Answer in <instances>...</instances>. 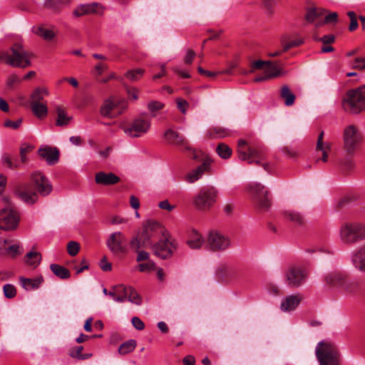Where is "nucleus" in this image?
Here are the masks:
<instances>
[{"label":"nucleus","instance_id":"nucleus-1","mask_svg":"<svg viewBox=\"0 0 365 365\" xmlns=\"http://www.w3.org/2000/svg\"><path fill=\"white\" fill-rule=\"evenodd\" d=\"M166 235L165 229L160 223L148 220L143 222L142 230L138 232L132 237L130 241V247L132 250L147 247L153 244L154 240L163 237Z\"/></svg>","mask_w":365,"mask_h":365},{"label":"nucleus","instance_id":"nucleus-2","mask_svg":"<svg viewBox=\"0 0 365 365\" xmlns=\"http://www.w3.org/2000/svg\"><path fill=\"white\" fill-rule=\"evenodd\" d=\"M339 238L343 244L352 245L365 240V223L347 222L343 223L339 230Z\"/></svg>","mask_w":365,"mask_h":365},{"label":"nucleus","instance_id":"nucleus-3","mask_svg":"<svg viewBox=\"0 0 365 365\" xmlns=\"http://www.w3.org/2000/svg\"><path fill=\"white\" fill-rule=\"evenodd\" d=\"M31 53L24 50L19 43H15L7 51L0 52V60L13 67L26 68L31 65Z\"/></svg>","mask_w":365,"mask_h":365},{"label":"nucleus","instance_id":"nucleus-4","mask_svg":"<svg viewBox=\"0 0 365 365\" xmlns=\"http://www.w3.org/2000/svg\"><path fill=\"white\" fill-rule=\"evenodd\" d=\"M238 155L242 160L247 161L249 164L255 163L260 165L266 155V149L260 145H249L242 139L238 140Z\"/></svg>","mask_w":365,"mask_h":365},{"label":"nucleus","instance_id":"nucleus-5","mask_svg":"<svg viewBox=\"0 0 365 365\" xmlns=\"http://www.w3.org/2000/svg\"><path fill=\"white\" fill-rule=\"evenodd\" d=\"M218 192L215 187H203L194 196L192 200L193 206L200 211L210 210L215 204Z\"/></svg>","mask_w":365,"mask_h":365},{"label":"nucleus","instance_id":"nucleus-6","mask_svg":"<svg viewBox=\"0 0 365 365\" xmlns=\"http://www.w3.org/2000/svg\"><path fill=\"white\" fill-rule=\"evenodd\" d=\"M343 106L352 113H359L365 109V85L349 91L344 99Z\"/></svg>","mask_w":365,"mask_h":365},{"label":"nucleus","instance_id":"nucleus-7","mask_svg":"<svg viewBox=\"0 0 365 365\" xmlns=\"http://www.w3.org/2000/svg\"><path fill=\"white\" fill-rule=\"evenodd\" d=\"M316 355L320 365H338L337 349L331 342L320 341L316 348Z\"/></svg>","mask_w":365,"mask_h":365},{"label":"nucleus","instance_id":"nucleus-8","mask_svg":"<svg viewBox=\"0 0 365 365\" xmlns=\"http://www.w3.org/2000/svg\"><path fill=\"white\" fill-rule=\"evenodd\" d=\"M361 140V134L354 125L346 126L343 133L344 148L349 154H352Z\"/></svg>","mask_w":365,"mask_h":365},{"label":"nucleus","instance_id":"nucleus-9","mask_svg":"<svg viewBox=\"0 0 365 365\" xmlns=\"http://www.w3.org/2000/svg\"><path fill=\"white\" fill-rule=\"evenodd\" d=\"M150 128V120L143 114L134 119L129 125L123 128V130L127 135L138 138L146 133Z\"/></svg>","mask_w":365,"mask_h":365},{"label":"nucleus","instance_id":"nucleus-10","mask_svg":"<svg viewBox=\"0 0 365 365\" xmlns=\"http://www.w3.org/2000/svg\"><path fill=\"white\" fill-rule=\"evenodd\" d=\"M125 108V102L123 100L110 98L103 102L100 112L103 117L114 118L120 115Z\"/></svg>","mask_w":365,"mask_h":365},{"label":"nucleus","instance_id":"nucleus-11","mask_svg":"<svg viewBox=\"0 0 365 365\" xmlns=\"http://www.w3.org/2000/svg\"><path fill=\"white\" fill-rule=\"evenodd\" d=\"M207 245L212 251H225L231 246V240L227 235L213 230L208 234Z\"/></svg>","mask_w":365,"mask_h":365},{"label":"nucleus","instance_id":"nucleus-12","mask_svg":"<svg viewBox=\"0 0 365 365\" xmlns=\"http://www.w3.org/2000/svg\"><path fill=\"white\" fill-rule=\"evenodd\" d=\"M307 273L299 266L292 265L285 272L286 282L290 287L296 288L302 286L306 281Z\"/></svg>","mask_w":365,"mask_h":365},{"label":"nucleus","instance_id":"nucleus-13","mask_svg":"<svg viewBox=\"0 0 365 365\" xmlns=\"http://www.w3.org/2000/svg\"><path fill=\"white\" fill-rule=\"evenodd\" d=\"M249 191L255 198L259 208L268 209L271 205L269 192L260 183H253L249 185Z\"/></svg>","mask_w":365,"mask_h":365},{"label":"nucleus","instance_id":"nucleus-14","mask_svg":"<svg viewBox=\"0 0 365 365\" xmlns=\"http://www.w3.org/2000/svg\"><path fill=\"white\" fill-rule=\"evenodd\" d=\"M19 215L15 210L2 209L0 211V230H15L19 225Z\"/></svg>","mask_w":365,"mask_h":365},{"label":"nucleus","instance_id":"nucleus-15","mask_svg":"<svg viewBox=\"0 0 365 365\" xmlns=\"http://www.w3.org/2000/svg\"><path fill=\"white\" fill-rule=\"evenodd\" d=\"M153 247L155 255L161 259L170 257L176 248L168 234L160 238L159 241L153 245Z\"/></svg>","mask_w":365,"mask_h":365},{"label":"nucleus","instance_id":"nucleus-16","mask_svg":"<svg viewBox=\"0 0 365 365\" xmlns=\"http://www.w3.org/2000/svg\"><path fill=\"white\" fill-rule=\"evenodd\" d=\"M14 192L19 199L27 204H34L38 199L37 192L29 183H22L16 185Z\"/></svg>","mask_w":365,"mask_h":365},{"label":"nucleus","instance_id":"nucleus-17","mask_svg":"<svg viewBox=\"0 0 365 365\" xmlns=\"http://www.w3.org/2000/svg\"><path fill=\"white\" fill-rule=\"evenodd\" d=\"M31 180L38 193L41 196H46L51 192V184L41 173L34 172L31 175Z\"/></svg>","mask_w":365,"mask_h":365},{"label":"nucleus","instance_id":"nucleus-18","mask_svg":"<svg viewBox=\"0 0 365 365\" xmlns=\"http://www.w3.org/2000/svg\"><path fill=\"white\" fill-rule=\"evenodd\" d=\"M211 163L212 160L206 158L200 165L186 174L185 180L189 183H193L200 179L204 174L210 173Z\"/></svg>","mask_w":365,"mask_h":365},{"label":"nucleus","instance_id":"nucleus-19","mask_svg":"<svg viewBox=\"0 0 365 365\" xmlns=\"http://www.w3.org/2000/svg\"><path fill=\"white\" fill-rule=\"evenodd\" d=\"M125 242V237L120 232H115L110 234L107 240V246L109 250L114 254L123 252L125 247L123 245Z\"/></svg>","mask_w":365,"mask_h":365},{"label":"nucleus","instance_id":"nucleus-20","mask_svg":"<svg viewBox=\"0 0 365 365\" xmlns=\"http://www.w3.org/2000/svg\"><path fill=\"white\" fill-rule=\"evenodd\" d=\"M351 261L356 269L365 273V244L352 252Z\"/></svg>","mask_w":365,"mask_h":365},{"label":"nucleus","instance_id":"nucleus-21","mask_svg":"<svg viewBox=\"0 0 365 365\" xmlns=\"http://www.w3.org/2000/svg\"><path fill=\"white\" fill-rule=\"evenodd\" d=\"M164 138L169 144L180 145L185 147L186 149H190L188 143L185 137L171 128L165 130L164 133Z\"/></svg>","mask_w":365,"mask_h":365},{"label":"nucleus","instance_id":"nucleus-22","mask_svg":"<svg viewBox=\"0 0 365 365\" xmlns=\"http://www.w3.org/2000/svg\"><path fill=\"white\" fill-rule=\"evenodd\" d=\"M120 178L113 173H105L103 171L96 173L95 182L96 184L101 185H112L117 184Z\"/></svg>","mask_w":365,"mask_h":365},{"label":"nucleus","instance_id":"nucleus-23","mask_svg":"<svg viewBox=\"0 0 365 365\" xmlns=\"http://www.w3.org/2000/svg\"><path fill=\"white\" fill-rule=\"evenodd\" d=\"M39 155L46 160L48 165H55L59 158V152L56 148L46 147L38 149Z\"/></svg>","mask_w":365,"mask_h":365},{"label":"nucleus","instance_id":"nucleus-24","mask_svg":"<svg viewBox=\"0 0 365 365\" xmlns=\"http://www.w3.org/2000/svg\"><path fill=\"white\" fill-rule=\"evenodd\" d=\"M346 278V275L341 272H330L324 277L326 283L334 287H342L344 281Z\"/></svg>","mask_w":365,"mask_h":365},{"label":"nucleus","instance_id":"nucleus-25","mask_svg":"<svg viewBox=\"0 0 365 365\" xmlns=\"http://www.w3.org/2000/svg\"><path fill=\"white\" fill-rule=\"evenodd\" d=\"M324 131H322L317 139V146H316V151H320L322 153V158L317 159V162H319V160H322L324 163L327 162L328 160V151L331 150V145L330 143H324L323 142V138H324Z\"/></svg>","mask_w":365,"mask_h":365},{"label":"nucleus","instance_id":"nucleus-26","mask_svg":"<svg viewBox=\"0 0 365 365\" xmlns=\"http://www.w3.org/2000/svg\"><path fill=\"white\" fill-rule=\"evenodd\" d=\"M302 297L299 294L289 295L281 303V309L283 312H290L295 309L299 304Z\"/></svg>","mask_w":365,"mask_h":365},{"label":"nucleus","instance_id":"nucleus-27","mask_svg":"<svg viewBox=\"0 0 365 365\" xmlns=\"http://www.w3.org/2000/svg\"><path fill=\"white\" fill-rule=\"evenodd\" d=\"M19 282L21 287L26 290H31L38 289L43 282L42 276L36 278H26L19 277Z\"/></svg>","mask_w":365,"mask_h":365},{"label":"nucleus","instance_id":"nucleus-28","mask_svg":"<svg viewBox=\"0 0 365 365\" xmlns=\"http://www.w3.org/2000/svg\"><path fill=\"white\" fill-rule=\"evenodd\" d=\"M326 12V10L320 8H310L307 11L305 19L309 23L312 24L316 22L317 25V23L322 21L319 20V19L324 16Z\"/></svg>","mask_w":365,"mask_h":365},{"label":"nucleus","instance_id":"nucleus-29","mask_svg":"<svg viewBox=\"0 0 365 365\" xmlns=\"http://www.w3.org/2000/svg\"><path fill=\"white\" fill-rule=\"evenodd\" d=\"M284 217L287 221H289L290 222L297 226H302L305 222L304 217H303V215L301 213L296 211H284Z\"/></svg>","mask_w":365,"mask_h":365},{"label":"nucleus","instance_id":"nucleus-30","mask_svg":"<svg viewBox=\"0 0 365 365\" xmlns=\"http://www.w3.org/2000/svg\"><path fill=\"white\" fill-rule=\"evenodd\" d=\"M205 243V240L196 230H192L190 233V238L187 240V245L192 249H199Z\"/></svg>","mask_w":365,"mask_h":365},{"label":"nucleus","instance_id":"nucleus-31","mask_svg":"<svg viewBox=\"0 0 365 365\" xmlns=\"http://www.w3.org/2000/svg\"><path fill=\"white\" fill-rule=\"evenodd\" d=\"M41 261V255L38 252H29L24 257V262L32 268L37 267Z\"/></svg>","mask_w":365,"mask_h":365},{"label":"nucleus","instance_id":"nucleus-32","mask_svg":"<svg viewBox=\"0 0 365 365\" xmlns=\"http://www.w3.org/2000/svg\"><path fill=\"white\" fill-rule=\"evenodd\" d=\"M48 95V92L47 89L44 88H36L31 96V103H45L44 98Z\"/></svg>","mask_w":365,"mask_h":365},{"label":"nucleus","instance_id":"nucleus-33","mask_svg":"<svg viewBox=\"0 0 365 365\" xmlns=\"http://www.w3.org/2000/svg\"><path fill=\"white\" fill-rule=\"evenodd\" d=\"M279 96L280 98L284 101V104L287 106H292L296 98L295 95L292 93L289 86L287 85L282 86Z\"/></svg>","mask_w":365,"mask_h":365},{"label":"nucleus","instance_id":"nucleus-34","mask_svg":"<svg viewBox=\"0 0 365 365\" xmlns=\"http://www.w3.org/2000/svg\"><path fill=\"white\" fill-rule=\"evenodd\" d=\"M68 1V0H45L43 5L48 9L59 12Z\"/></svg>","mask_w":365,"mask_h":365},{"label":"nucleus","instance_id":"nucleus-35","mask_svg":"<svg viewBox=\"0 0 365 365\" xmlns=\"http://www.w3.org/2000/svg\"><path fill=\"white\" fill-rule=\"evenodd\" d=\"M344 291L350 294H356L360 291L359 283L356 280H351L346 278L344 283L341 287Z\"/></svg>","mask_w":365,"mask_h":365},{"label":"nucleus","instance_id":"nucleus-36","mask_svg":"<svg viewBox=\"0 0 365 365\" xmlns=\"http://www.w3.org/2000/svg\"><path fill=\"white\" fill-rule=\"evenodd\" d=\"M57 119L56 124L58 126L67 125L72 119V117L68 116L66 110L61 106L56 108Z\"/></svg>","mask_w":365,"mask_h":365},{"label":"nucleus","instance_id":"nucleus-37","mask_svg":"<svg viewBox=\"0 0 365 365\" xmlns=\"http://www.w3.org/2000/svg\"><path fill=\"white\" fill-rule=\"evenodd\" d=\"M83 350V346H73L68 350V354L71 357L78 360H86L92 356V354H82Z\"/></svg>","mask_w":365,"mask_h":365},{"label":"nucleus","instance_id":"nucleus-38","mask_svg":"<svg viewBox=\"0 0 365 365\" xmlns=\"http://www.w3.org/2000/svg\"><path fill=\"white\" fill-rule=\"evenodd\" d=\"M50 269L53 273L60 279H68L71 276L69 270L61 265L57 264H51L50 265Z\"/></svg>","mask_w":365,"mask_h":365},{"label":"nucleus","instance_id":"nucleus-39","mask_svg":"<svg viewBox=\"0 0 365 365\" xmlns=\"http://www.w3.org/2000/svg\"><path fill=\"white\" fill-rule=\"evenodd\" d=\"M31 108L34 114L38 118H45L48 114V108L45 103H31Z\"/></svg>","mask_w":365,"mask_h":365},{"label":"nucleus","instance_id":"nucleus-40","mask_svg":"<svg viewBox=\"0 0 365 365\" xmlns=\"http://www.w3.org/2000/svg\"><path fill=\"white\" fill-rule=\"evenodd\" d=\"M125 292V286L123 284H118L113 288L112 291L108 292V295L110 296L113 299L117 302H123L126 300V297L118 296V293H124Z\"/></svg>","mask_w":365,"mask_h":365},{"label":"nucleus","instance_id":"nucleus-41","mask_svg":"<svg viewBox=\"0 0 365 365\" xmlns=\"http://www.w3.org/2000/svg\"><path fill=\"white\" fill-rule=\"evenodd\" d=\"M265 74L267 77L271 79L275 77H278L281 75V71L276 65L275 63L269 61V63H267V67L264 69Z\"/></svg>","mask_w":365,"mask_h":365},{"label":"nucleus","instance_id":"nucleus-42","mask_svg":"<svg viewBox=\"0 0 365 365\" xmlns=\"http://www.w3.org/2000/svg\"><path fill=\"white\" fill-rule=\"evenodd\" d=\"M136 347V341L133 339L123 343L118 348V353L124 355L132 352Z\"/></svg>","mask_w":365,"mask_h":365},{"label":"nucleus","instance_id":"nucleus-43","mask_svg":"<svg viewBox=\"0 0 365 365\" xmlns=\"http://www.w3.org/2000/svg\"><path fill=\"white\" fill-rule=\"evenodd\" d=\"M33 31L36 35L46 40H51L54 37V33L50 29H45L43 26L34 27Z\"/></svg>","mask_w":365,"mask_h":365},{"label":"nucleus","instance_id":"nucleus-44","mask_svg":"<svg viewBox=\"0 0 365 365\" xmlns=\"http://www.w3.org/2000/svg\"><path fill=\"white\" fill-rule=\"evenodd\" d=\"M280 42L283 48V51H287L289 49L292 48L302 45L304 41L302 39H296L294 41L287 42V38L285 36H283L281 38Z\"/></svg>","mask_w":365,"mask_h":365},{"label":"nucleus","instance_id":"nucleus-45","mask_svg":"<svg viewBox=\"0 0 365 365\" xmlns=\"http://www.w3.org/2000/svg\"><path fill=\"white\" fill-rule=\"evenodd\" d=\"M216 152L223 159H227L232 155V149L225 143H220L216 148Z\"/></svg>","mask_w":365,"mask_h":365},{"label":"nucleus","instance_id":"nucleus-46","mask_svg":"<svg viewBox=\"0 0 365 365\" xmlns=\"http://www.w3.org/2000/svg\"><path fill=\"white\" fill-rule=\"evenodd\" d=\"M144 69L136 68L128 71L125 76L131 81H138L144 75Z\"/></svg>","mask_w":365,"mask_h":365},{"label":"nucleus","instance_id":"nucleus-47","mask_svg":"<svg viewBox=\"0 0 365 365\" xmlns=\"http://www.w3.org/2000/svg\"><path fill=\"white\" fill-rule=\"evenodd\" d=\"M148 109L150 112L153 117L156 116V111L162 110L165 107V104L158 101H151L148 103Z\"/></svg>","mask_w":365,"mask_h":365},{"label":"nucleus","instance_id":"nucleus-48","mask_svg":"<svg viewBox=\"0 0 365 365\" xmlns=\"http://www.w3.org/2000/svg\"><path fill=\"white\" fill-rule=\"evenodd\" d=\"M210 138H225L229 135V131L227 129L215 127L210 130L208 133Z\"/></svg>","mask_w":365,"mask_h":365},{"label":"nucleus","instance_id":"nucleus-49","mask_svg":"<svg viewBox=\"0 0 365 365\" xmlns=\"http://www.w3.org/2000/svg\"><path fill=\"white\" fill-rule=\"evenodd\" d=\"M22 79L16 74H11L8 76L6 85L8 89H14L16 86L19 85Z\"/></svg>","mask_w":365,"mask_h":365},{"label":"nucleus","instance_id":"nucleus-50","mask_svg":"<svg viewBox=\"0 0 365 365\" xmlns=\"http://www.w3.org/2000/svg\"><path fill=\"white\" fill-rule=\"evenodd\" d=\"M128 289L129 292L127 300L137 305L141 304L142 300L140 295L136 292V291L133 287H128Z\"/></svg>","mask_w":365,"mask_h":365},{"label":"nucleus","instance_id":"nucleus-51","mask_svg":"<svg viewBox=\"0 0 365 365\" xmlns=\"http://www.w3.org/2000/svg\"><path fill=\"white\" fill-rule=\"evenodd\" d=\"M138 269L141 272H149L155 269V264L152 260H148L145 262L140 263L138 265Z\"/></svg>","mask_w":365,"mask_h":365},{"label":"nucleus","instance_id":"nucleus-52","mask_svg":"<svg viewBox=\"0 0 365 365\" xmlns=\"http://www.w3.org/2000/svg\"><path fill=\"white\" fill-rule=\"evenodd\" d=\"M4 294L7 299H13L16 295V289L11 284H6L3 287Z\"/></svg>","mask_w":365,"mask_h":365},{"label":"nucleus","instance_id":"nucleus-53","mask_svg":"<svg viewBox=\"0 0 365 365\" xmlns=\"http://www.w3.org/2000/svg\"><path fill=\"white\" fill-rule=\"evenodd\" d=\"M338 21V14L336 12H331L328 15H326L324 19L317 23V26H320L324 24H331V23H336Z\"/></svg>","mask_w":365,"mask_h":365},{"label":"nucleus","instance_id":"nucleus-54","mask_svg":"<svg viewBox=\"0 0 365 365\" xmlns=\"http://www.w3.org/2000/svg\"><path fill=\"white\" fill-rule=\"evenodd\" d=\"M267 63H269V61L258 60L253 61L250 65V70L247 72H244V73H254L255 70H261L264 66H267Z\"/></svg>","mask_w":365,"mask_h":365},{"label":"nucleus","instance_id":"nucleus-55","mask_svg":"<svg viewBox=\"0 0 365 365\" xmlns=\"http://www.w3.org/2000/svg\"><path fill=\"white\" fill-rule=\"evenodd\" d=\"M85 7V12L87 14H97L98 9H102V6L98 3H91L88 4H83Z\"/></svg>","mask_w":365,"mask_h":365},{"label":"nucleus","instance_id":"nucleus-56","mask_svg":"<svg viewBox=\"0 0 365 365\" xmlns=\"http://www.w3.org/2000/svg\"><path fill=\"white\" fill-rule=\"evenodd\" d=\"M352 68L360 71L365 70V57H356L353 60L351 64Z\"/></svg>","mask_w":365,"mask_h":365},{"label":"nucleus","instance_id":"nucleus-57","mask_svg":"<svg viewBox=\"0 0 365 365\" xmlns=\"http://www.w3.org/2000/svg\"><path fill=\"white\" fill-rule=\"evenodd\" d=\"M80 250V245L78 242L71 241L67 245V251L71 256H76Z\"/></svg>","mask_w":365,"mask_h":365},{"label":"nucleus","instance_id":"nucleus-58","mask_svg":"<svg viewBox=\"0 0 365 365\" xmlns=\"http://www.w3.org/2000/svg\"><path fill=\"white\" fill-rule=\"evenodd\" d=\"M354 167V163L350 158L344 159L341 163V168L343 171H349Z\"/></svg>","mask_w":365,"mask_h":365},{"label":"nucleus","instance_id":"nucleus-59","mask_svg":"<svg viewBox=\"0 0 365 365\" xmlns=\"http://www.w3.org/2000/svg\"><path fill=\"white\" fill-rule=\"evenodd\" d=\"M134 250L138 253V255L136 257V261L138 262H140L143 261L146 262V261L150 260V258H149L150 255L148 252H145L143 250H140V249Z\"/></svg>","mask_w":365,"mask_h":365},{"label":"nucleus","instance_id":"nucleus-60","mask_svg":"<svg viewBox=\"0 0 365 365\" xmlns=\"http://www.w3.org/2000/svg\"><path fill=\"white\" fill-rule=\"evenodd\" d=\"M176 103H177L178 108L182 113L185 114L187 112V110L189 107V103H187V101H186L185 100H184L182 98H177Z\"/></svg>","mask_w":365,"mask_h":365},{"label":"nucleus","instance_id":"nucleus-61","mask_svg":"<svg viewBox=\"0 0 365 365\" xmlns=\"http://www.w3.org/2000/svg\"><path fill=\"white\" fill-rule=\"evenodd\" d=\"M314 39L315 41H320L324 44H330V43H332L334 42L335 37L334 35L329 34V35H325L323 37L319 38H317L316 36H314Z\"/></svg>","mask_w":365,"mask_h":365},{"label":"nucleus","instance_id":"nucleus-62","mask_svg":"<svg viewBox=\"0 0 365 365\" xmlns=\"http://www.w3.org/2000/svg\"><path fill=\"white\" fill-rule=\"evenodd\" d=\"M131 322L137 330L141 331L145 328L144 322L138 317H133Z\"/></svg>","mask_w":365,"mask_h":365},{"label":"nucleus","instance_id":"nucleus-63","mask_svg":"<svg viewBox=\"0 0 365 365\" xmlns=\"http://www.w3.org/2000/svg\"><path fill=\"white\" fill-rule=\"evenodd\" d=\"M21 119H19L16 121L7 120L4 122V126L6 128H11L12 129H17L21 125Z\"/></svg>","mask_w":365,"mask_h":365},{"label":"nucleus","instance_id":"nucleus-64","mask_svg":"<svg viewBox=\"0 0 365 365\" xmlns=\"http://www.w3.org/2000/svg\"><path fill=\"white\" fill-rule=\"evenodd\" d=\"M31 150V146L26 145L24 147H21L20 148V157H21V163H24L26 161V153Z\"/></svg>","mask_w":365,"mask_h":365}]
</instances>
